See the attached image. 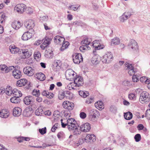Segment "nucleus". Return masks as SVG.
Listing matches in <instances>:
<instances>
[{
	"label": "nucleus",
	"mask_w": 150,
	"mask_h": 150,
	"mask_svg": "<svg viewBox=\"0 0 150 150\" xmlns=\"http://www.w3.org/2000/svg\"><path fill=\"white\" fill-rule=\"evenodd\" d=\"M139 100L142 103H147L150 101V95L147 92L143 91L140 94Z\"/></svg>",
	"instance_id": "1"
},
{
	"label": "nucleus",
	"mask_w": 150,
	"mask_h": 150,
	"mask_svg": "<svg viewBox=\"0 0 150 150\" xmlns=\"http://www.w3.org/2000/svg\"><path fill=\"white\" fill-rule=\"evenodd\" d=\"M73 61L74 63L79 64L83 61L81 54L80 53H75L72 55Z\"/></svg>",
	"instance_id": "2"
},
{
	"label": "nucleus",
	"mask_w": 150,
	"mask_h": 150,
	"mask_svg": "<svg viewBox=\"0 0 150 150\" xmlns=\"http://www.w3.org/2000/svg\"><path fill=\"white\" fill-rule=\"evenodd\" d=\"M26 6L23 4H20L16 5L14 7L15 11L20 13H23L26 10Z\"/></svg>",
	"instance_id": "3"
},
{
	"label": "nucleus",
	"mask_w": 150,
	"mask_h": 150,
	"mask_svg": "<svg viewBox=\"0 0 150 150\" xmlns=\"http://www.w3.org/2000/svg\"><path fill=\"white\" fill-rule=\"evenodd\" d=\"M98 112L96 110H92L89 112V118L90 120L93 122H95L97 120V117Z\"/></svg>",
	"instance_id": "4"
},
{
	"label": "nucleus",
	"mask_w": 150,
	"mask_h": 150,
	"mask_svg": "<svg viewBox=\"0 0 150 150\" xmlns=\"http://www.w3.org/2000/svg\"><path fill=\"white\" fill-rule=\"evenodd\" d=\"M67 128L69 131L75 128L76 122L75 119L73 118H69L67 121Z\"/></svg>",
	"instance_id": "5"
},
{
	"label": "nucleus",
	"mask_w": 150,
	"mask_h": 150,
	"mask_svg": "<svg viewBox=\"0 0 150 150\" xmlns=\"http://www.w3.org/2000/svg\"><path fill=\"white\" fill-rule=\"evenodd\" d=\"M63 106L65 109L71 110L73 109L74 105L72 102L66 101L63 102Z\"/></svg>",
	"instance_id": "6"
},
{
	"label": "nucleus",
	"mask_w": 150,
	"mask_h": 150,
	"mask_svg": "<svg viewBox=\"0 0 150 150\" xmlns=\"http://www.w3.org/2000/svg\"><path fill=\"white\" fill-rule=\"evenodd\" d=\"M24 74L29 76H32L34 73V70L31 67L27 66L25 67L23 69Z\"/></svg>",
	"instance_id": "7"
},
{
	"label": "nucleus",
	"mask_w": 150,
	"mask_h": 150,
	"mask_svg": "<svg viewBox=\"0 0 150 150\" xmlns=\"http://www.w3.org/2000/svg\"><path fill=\"white\" fill-rule=\"evenodd\" d=\"M129 48H131L133 50L137 52L138 50V46L137 42L134 40H131L128 44Z\"/></svg>",
	"instance_id": "8"
},
{
	"label": "nucleus",
	"mask_w": 150,
	"mask_h": 150,
	"mask_svg": "<svg viewBox=\"0 0 150 150\" xmlns=\"http://www.w3.org/2000/svg\"><path fill=\"white\" fill-rule=\"evenodd\" d=\"M91 128L90 124L87 122L82 124L80 126V130L82 132H86L89 131Z\"/></svg>",
	"instance_id": "9"
},
{
	"label": "nucleus",
	"mask_w": 150,
	"mask_h": 150,
	"mask_svg": "<svg viewBox=\"0 0 150 150\" xmlns=\"http://www.w3.org/2000/svg\"><path fill=\"white\" fill-rule=\"evenodd\" d=\"M75 72L72 70L69 69L67 70L65 72V75L67 79H74Z\"/></svg>",
	"instance_id": "10"
},
{
	"label": "nucleus",
	"mask_w": 150,
	"mask_h": 150,
	"mask_svg": "<svg viewBox=\"0 0 150 150\" xmlns=\"http://www.w3.org/2000/svg\"><path fill=\"white\" fill-rule=\"evenodd\" d=\"M74 82L75 84V86L79 87L82 86L83 83V78L81 76H78L76 78L74 77Z\"/></svg>",
	"instance_id": "11"
},
{
	"label": "nucleus",
	"mask_w": 150,
	"mask_h": 150,
	"mask_svg": "<svg viewBox=\"0 0 150 150\" xmlns=\"http://www.w3.org/2000/svg\"><path fill=\"white\" fill-rule=\"evenodd\" d=\"M113 57L111 52H107L104 55V59L105 63H109L112 59Z\"/></svg>",
	"instance_id": "12"
},
{
	"label": "nucleus",
	"mask_w": 150,
	"mask_h": 150,
	"mask_svg": "<svg viewBox=\"0 0 150 150\" xmlns=\"http://www.w3.org/2000/svg\"><path fill=\"white\" fill-rule=\"evenodd\" d=\"M24 25L26 28L29 30H32L35 25L34 21L31 19L27 21L25 23Z\"/></svg>",
	"instance_id": "13"
},
{
	"label": "nucleus",
	"mask_w": 150,
	"mask_h": 150,
	"mask_svg": "<svg viewBox=\"0 0 150 150\" xmlns=\"http://www.w3.org/2000/svg\"><path fill=\"white\" fill-rule=\"evenodd\" d=\"M132 15L131 12H125L120 17V20L121 22H123L129 18Z\"/></svg>",
	"instance_id": "14"
},
{
	"label": "nucleus",
	"mask_w": 150,
	"mask_h": 150,
	"mask_svg": "<svg viewBox=\"0 0 150 150\" xmlns=\"http://www.w3.org/2000/svg\"><path fill=\"white\" fill-rule=\"evenodd\" d=\"M65 39L59 35L56 36L54 38V42L57 44L62 45L64 42Z\"/></svg>",
	"instance_id": "15"
},
{
	"label": "nucleus",
	"mask_w": 150,
	"mask_h": 150,
	"mask_svg": "<svg viewBox=\"0 0 150 150\" xmlns=\"http://www.w3.org/2000/svg\"><path fill=\"white\" fill-rule=\"evenodd\" d=\"M125 66L129 70L128 71V74L132 76L134 74L135 72L134 70V67L131 64H130L127 62H126L125 64Z\"/></svg>",
	"instance_id": "16"
},
{
	"label": "nucleus",
	"mask_w": 150,
	"mask_h": 150,
	"mask_svg": "<svg viewBox=\"0 0 150 150\" xmlns=\"http://www.w3.org/2000/svg\"><path fill=\"white\" fill-rule=\"evenodd\" d=\"M12 75L14 78L16 79H20L22 74L21 71L18 69H14L12 71Z\"/></svg>",
	"instance_id": "17"
},
{
	"label": "nucleus",
	"mask_w": 150,
	"mask_h": 150,
	"mask_svg": "<svg viewBox=\"0 0 150 150\" xmlns=\"http://www.w3.org/2000/svg\"><path fill=\"white\" fill-rule=\"evenodd\" d=\"M32 35V33L28 31L25 32L22 36V39L24 40H28L31 38Z\"/></svg>",
	"instance_id": "18"
},
{
	"label": "nucleus",
	"mask_w": 150,
	"mask_h": 150,
	"mask_svg": "<svg viewBox=\"0 0 150 150\" xmlns=\"http://www.w3.org/2000/svg\"><path fill=\"white\" fill-rule=\"evenodd\" d=\"M22 112V109L19 107H15L13 111V115L15 116H20Z\"/></svg>",
	"instance_id": "19"
},
{
	"label": "nucleus",
	"mask_w": 150,
	"mask_h": 150,
	"mask_svg": "<svg viewBox=\"0 0 150 150\" xmlns=\"http://www.w3.org/2000/svg\"><path fill=\"white\" fill-rule=\"evenodd\" d=\"M9 49L10 52L12 53L15 54L17 53L20 50V49L14 45H11L9 47Z\"/></svg>",
	"instance_id": "20"
},
{
	"label": "nucleus",
	"mask_w": 150,
	"mask_h": 150,
	"mask_svg": "<svg viewBox=\"0 0 150 150\" xmlns=\"http://www.w3.org/2000/svg\"><path fill=\"white\" fill-rule=\"evenodd\" d=\"M22 24L19 21H15L13 22L12 26L14 29L18 30L22 25Z\"/></svg>",
	"instance_id": "21"
},
{
	"label": "nucleus",
	"mask_w": 150,
	"mask_h": 150,
	"mask_svg": "<svg viewBox=\"0 0 150 150\" xmlns=\"http://www.w3.org/2000/svg\"><path fill=\"white\" fill-rule=\"evenodd\" d=\"M9 115L8 112L5 109H3L0 111V117L2 118H6L8 117Z\"/></svg>",
	"instance_id": "22"
},
{
	"label": "nucleus",
	"mask_w": 150,
	"mask_h": 150,
	"mask_svg": "<svg viewBox=\"0 0 150 150\" xmlns=\"http://www.w3.org/2000/svg\"><path fill=\"white\" fill-rule=\"evenodd\" d=\"M99 56L97 54L95 55L92 58L91 62L93 64H97L100 61Z\"/></svg>",
	"instance_id": "23"
},
{
	"label": "nucleus",
	"mask_w": 150,
	"mask_h": 150,
	"mask_svg": "<svg viewBox=\"0 0 150 150\" xmlns=\"http://www.w3.org/2000/svg\"><path fill=\"white\" fill-rule=\"evenodd\" d=\"M99 41L95 40L93 41L92 46L95 47L96 50H98L103 48L102 45H99Z\"/></svg>",
	"instance_id": "24"
},
{
	"label": "nucleus",
	"mask_w": 150,
	"mask_h": 150,
	"mask_svg": "<svg viewBox=\"0 0 150 150\" xmlns=\"http://www.w3.org/2000/svg\"><path fill=\"white\" fill-rule=\"evenodd\" d=\"M33 97L31 96H28L24 98L23 102L25 104L28 105L32 102Z\"/></svg>",
	"instance_id": "25"
},
{
	"label": "nucleus",
	"mask_w": 150,
	"mask_h": 150,
	"mask_svg": "<svg viewBox=\"0 0 150 150\" xmlns=\"http://www.w3.org/2000/svg\"><path fill=\"white\" fill-rule=\"evenodd\" d=\"M27 80L25 79H21L17 81L16 85L19 87L24 86L26 84Z\"/></svg>",
	"instance_id": "26"
},
{
	"label": "nucleus",
	"mask_w": 150,
	"mask_h": 150,
	"mask_svg": "<svg viewBox=\"0 0 150 150\" xmlns=\"http://www.w3.org/2000/svg\"><path fill=\"white\" fill-rule=\"evenodd\" d=\"M95 107L98 110H103V103L102 101H99L96 103L95 104Z\"/></svg>",
	"instance_id": "27"
},
{
	"label": "nucleus",
	"mask_w": 150,
	"mask_h": 150,
	"mask_svg": "<svg viewBox=\"0 0 150 150\" xmlns=\"http://www.w3.org/2000/svg\"><path fill=\"white\" fill-rule=\"evenodd\" d=\"M91 40L90 39L86 38L81 41V44H84L87 48H88L89 47L88 46L90 44Z\"/></svg>",
	"instance_id": "28"
},
{
	"label": "nucleus",
	"mask_w": 150,
	"mask_h": 150,
	"mask_svg": "<svg viewBox=\"0 0 150 150\" xmlns=\"http://www.w3.org/2000/svg\"><path fill=\"white\" fill-rule=\"evenodd\" d=\"M36 77L41 81H43L45 79V75L41 72L37 74L36 75Z\"/></svg>",
	"instance_id": "29"
},
{
	"label": "nucleus",
	"mask_w": 150,
	"mask_h": 150,
	"mask_svg": "<svg viewBox=\"0 0 150 150\" xmlns=\"http://www.w3.org/2000/svg\"><path fill=\"white\" fill-rule=\"evenodd\" d=\"M120 39L117 37L115 38L112 39L111 40V45L112 46L113 45H118L120 43Z\"/></svg>",
	"instance_id": "30"
},
{
	"label": "nucleus",
	"mask_w": 150,
	"mask_h": 150,
	"mask_svg": "<svg viewBox=\"0 0 150 150\" xmlns=\"http://www.w3.org/2000/svg\"><path fill=\"white\" fill-rule=\"evenodd\" d=\"M21 51L22 53L25 56L26 58H28L32 55V53L29 52L27 49L22 50Z\"/></svg>",
	"instance_id": "31"
},
{
	"label": "nucleus",
	"mask_w": 150,
	"mask_h": 150,
	"mask_svg": "<svg viewBox=\"0 0 150 150\" xmlns=\"http://www.w3.org/2000/svg\"><path fill=\"white\" fill-rule=\"evenodd\" d=\"M124 118L126 120H130L132 117V114L130 112H124Z\"/></svg>",
	"instance_id": "32"
},
{
	"label": "nucleus",
	"mask_w": 150,
	"mask_h": 150,
	"mask_svg": "<svg viewBox=\"0 0 150 150\" xmlns=\"http://www.w3.org/2000/svg\"><path fill=\"white\" fill-rule=\"evenodd\" d=\"M32 108H26L23 111L24 115L25 116L28 117L30 116L31 113Z\"/></svg>",
	"instance_id": "33"
},
{
	"label": "nucleus",
	"mask_w": 150,
	"mask_h": 150,
	"mask_svg": "<svg viewBox=\"0 0 150 150\" xmlns=\"http://www.w3.org/2000/svg\"><path fill=\"white\" fill-rule=\"evenodd\" d=\"M11 102L14 103H18L20 102V97L14 96L11 98L10 99Z\"/></svg>",
	"instance_id": "34"
},
{
	"label": "nucleus",
	"mask_w": 150,
	"mask_h": 150,
	"mask_svg": "<svg viewBox=\"0 0 150 150\" xmlns=\"http://www.w3.org/2000/svg\"><path fill=\"white\" fill-rule=\"evenodd\" d=\"M14 95H15V97H21L22 96V94L20 91L16 89H14L13 90V93Z\"/></svg>",
	"instance_id": "35"
},
{
	"label": "nucleus",
	"mask_w": 150,
	"mask_h": 150,
	"mask_svg": "<svg viewBox=\"0 0 150 150\" xmlns=\"http://www.w3.org/2000/svg\"><path fill=\"white\" fill-rule=\"evenodd\" d=\"M43 40H44L43 42L46 45L48 46L50 44L52 39L46 36L43 39Z\"/></svg>",
	"instance_id": "36"
},
{
	"label": "nucleus",
	"mask_w": 150,
	"mask_h": 150,
	"mask_svg": "<svg viewBox=\"0 0 150 150\" xmlns=\"http://www.w3.org/2000/svg\"><path fill=\"white\" fill-rule=\"evenodd\" d=\"M13 90L12 87L9 86L6 88L5 92L6 94L9 96L12 93Z\"/></svg>",
	"instance_id": "37"
},
{
	"label": "nucleus",
	"mask_w": 150,
	"mask_h": 150,
	"mask_svg": "<svg viewBox=\"0 0 150 150\" xmlns=\"http://www.w3.org/2000/svg\"><path fill=\"white\" fill-rule=\"evenodd\" d=\"M79 94L81 96L84 98L86 97L89 95L88 92L86 91H80L79 92Z\"/></svg>",
	"instance_id": "38"
},
{
	"label": "nucleus",
	"mask_w": 150,
	"mask_h": 150,
	"mask_svg": "<svg viewBox=\"0 0 150 150\" xmlns=\"http://www.w3.org/2000/svg\"><path fill=\"white\" fill-rule=\"evenodd\" d=\"M89 140L91 141V142H94L96 140V137L95 135L93 134H87Z\"/></svg>",
	"instance_id": "39"
},
{
	"label": "nucleus",
	"mask_w": 150,
	"mask_h": 150,
	"mask_svg": "<svg viewBox=\"0 0 150 150\" xmlns=\"http://www.w3.org/2000/svg\"><path fill=\"white\" fill-rule=\"evenodd\" d=\"M72 130H73V133L74 135H79L81 133L79 128H77L76 126L75 127V128L72 129Z\"/></svg>",
	"instance_id": "40"
},
{
	"label": "nucleus",
	"mask_w": 150,
	"mask_h": 150,
	"mask_svg": "<svg viewBox=\"0 0 150 150\" xmlns=\"http://www.w3.org/2000/svg\"><path fill=\"white\" fill-rule=\"evenodd\" d=\"M64 93L65 96L70 98H72V94L69 91H63Z\"/></svg>",
	"instance_id": "41"
},
{
	"label": "nucleus",
	"mask_w": 150,
	"mask_h": 150,
	"mask_svg": "<svg viewBox=\"0 0 150 150\" xmlns=\"http://www.w3.org/2000/svg\"><path fill=\"white\" fill-rule=\"evenodd\" d=\"M110 110L111 112L114 114H116L117 112V108L114 105H112L110 106Z\"/></svg>",
	"instance_id": "42"
},
{
	"label": "nucleus",
	"mask_w": 150,
	"mask_h": 150,
	"mask_svg": "<svg viewBox=\"0 0 150 150\" xmlns=\"http://www.w3.org/2000/svg\"><path fill=\"white\" fill-rule=\"evenodd\" d=\"M42 109L41 108H38L35 112V114L37 116L41 115L42 114Z\"/></svg>",
	"instance_id": "43"
},
{
	"label": "nucleus",
	"mask_w": 150,
	"mask_h": 150,
	"mask_svg": "<svg viewBox=\"0 0 150 150\" xmlns=\"http://www.w3.org/2000/svg\"><path fill=\"white\" fill-rule=\"evenodd\" d=\"M34 56L35 59L37 60L41 57V54L40 52L37 51L35 52Z\"/></svg>",
	"instance_id": "44"
},
{
	"label": "nucleus",
	"mask_w": 150,
	"mask_h": 150,
	"mask_svg": "<svg viewBox=\"0 0 150 150\" xmlns=\"http://www.w3.org/2000/svg\"><path fill=\"white\" fill-rule=\"evenodd\" d=\"M32 94L33 96L36 97L39 96L40 94L39 90H34L32 92Z\"/></svg>",
	"instance_id": "45"
},
{
	"label": "nucleus",
	"mask_w": 150,
	"mask_h": 150,
	"mask_svg": "<svg viewBox=\"0 0 150 150\" xmlns=\"http://www.w3.org/2000/svg\"><path fill=\"white\" fill-rule=\"evenodd\" d=\"M65 96L64 93L63 91H61L59 92L58 95V98L60 100L62 99Z\"/></svg>",
	"instance_id": "46"
},
{
	"label": "nucleus",
	"mask_w": 150,
	"mask_h": 150,
	"mask_svg": "<svg viewBox=\"0 0 150 150\" xmlns=\"http://www.w3.org/2000/svg\"><path fill=\"white\" fill-rule=\"evenodd\" d=\"M15 67L14 66H12L9 67H7V68L6 69V73H8L9 72H10L11 71H12L14 70V69Z\"/></svg>",
	"instance_id": "47"
},
{
	"label": "nucleus",
	"mask_w": 150,
	"mask_h": 150,
	"mask_svg": "<svg viewBox=\"0 0 150 150\" xmlns=\"http://www.w3.org/2000/svg\"><path fill=\"white\" fill-rule=\"evenodd\" d=\"M134 138L136 142H139L141 139V136L140 134H137L135 135Z\"/></svg>",
	"instance_id": "48"
},
{
	"label": "nucleus",
	"mask_w": 150,
	"mask_h": 150,
	"mask_svg": "<svg viewBox=\"0 0 150 150\" xmlns=\"http://www.w3.org/2000/svg\"><path fill=\"white\" fill-rule=\"evenodd\" d=\"M82 140L83 143L86 142L90 144L91 143V141L89 140V139H88V137L87 135L84 139H82Z\"/></svg>",
	"instance_id": "49"
},
{
	"label": "nucleus",
	"mask_w": 150,
	"mask_h": 150,
	"mask_svg": "<svg viewBox=\"0 0 150 150\" xmlns=\"http://www.w3.org/2000/svg\"><path fill=\"white\" fill-rule=\"evenodd\" d=\"M46 127H45L44 128L42 129H39V131L40 133L42 135L44 134H45L46 132Z\"/></svg>",
	"instance_id": "50"
},
{
	"label": "nucleus",
	"mask_w": 150,
	"mask_h": 150,
	"mask_svg": "<svg viewBox=\"0 0 150 150\" xmlns=\"http://www.w3.org/2000/svg\"><path fill=\"white\" fill-rule=\"evenodd\" d=\"M145 117L147 119L150 120V109H147L146 111Z\"/></svg>",
	"instance_id": "51"
},
{
	"label": "nucleus",
	"mask_w": 150,
	"mask_h": 150,
	"mask_svg": "<svg viewBox=\"0 0 150 150\" xmlns=\"http://www.w3.org/2000/svg\"><path fill=\"white\" fill-rule=\"evenodd\" d=\"M7 66L5 65H0V69L3 71V72L6 73V69Z\"/></svg>",
	"instance_id": "52"
},
{
	"label": "nucleus",
	"mask_w": 150,
	"mask_h": 150,
	"mask_svg": "<svg viewBox=\"0 0 150 150\" xmlns=\"http://www.w3.org/2000/svg\"><path fill=\"white\" fill-rule=\"evenodd\" d=\"M94 98L92 97H91L89 98H88L86 100V103L87 104H90L93 102V101Z\"/></svg>",
	"instance_id": "53"
},
{
	"label": "nucleus",
	"mask_w": 150,
	"mask_h": 150,
	"mask_svg": "<svg viewBox=\"0 0 150 150\" xmlns=\"http://www.w3.org/2000/svg\"><path fill=\"white\" fill-rule=\"evenodd\" d=\"M128 98L130 100L134 99L135 98V95L134 93H131L128 95Z\"/></svg>",
	"instance_id": "54"
},
{
	"label": "nucleus",
	"mask_w": 150,
	"mask_h": 150,
	"mask_svg": "<svg viewBox=\"0 0 150 150\" xmlns=\"http://www.w3.org/2000/svg\"><path fill=\"white\" fill-rule=\"evenodd\" d=\"M40 20L42 22H46L47 21L48 19V16H44L43 17H40Z\"/></svg>",
	"instance_id": "55"
},
{
	"label": "nucleus",
	"mask_w": 150,
	"mask_h": 150,
	"mask_svg": "<svg viewBox=\"0 0 150 150\" xmlns=\"http://www.w3.org/2000/svg\"><path fill=\"white\" fill-rule=\"evenodd\" d=\"M122 84L125 86H129L131 85L129 81H124L122 83Z\"/></svg>",
	"instance_id": "56"
},
{
	"label": "nucleus",
	"mask_w": 150,
	"mask_h": 150,
	"mask_svg": "<svg viewBox=\"0 0 150 150\" xmlns=\"http://www.w3.org/2000/svg\"><path fill=\"white\" fill-rule=\"evenodd\" d=\"M58 124H55L54 125L51 129L52 131L53 132H54L56 129L58 128Z\"/></svg>",
	"instance_id": "57"
},
{
	"label": "nucleus",
	"mask_w": 150,
	"mask_h": 150,
	"mask_svg": "<svg viewBox=\"0 0 150 150\" xmlns=\"http://www.w3.org/2000/svg\"><path fill=\"white\" fill-rule=\"evenodd\" d=\"M26 13L28 14H31L33 12V10L30 7H28L27 8Z\"/></svg>",
	"instance_id": "58"
},
{
	"label": "nucleus",
	"mask_w": 150,
	"mask_h": 150,
	"mask_svg": "<svg viewBox=\"0 0 150 150\" xmlns=\"http://www.w3.org/2000/svg\"><path fill=\"white\" fill-rule=\"evenodd\" d=\"M6 16L5 14L3 13H0V18H1V19H2V20L1 21V23H2L4 21V20L5 19Z\"/></svg>",
	"instance_id": "59"
},
{
	"label": "nucleus",
	"mask_w": 150,
	"mask_h": 150,
	"mask_svg": "<svg viewBox=\"0 0 150 150\" xmlns=\"http://www.w3.org/2000/svg\"><path fill=\"white\" fill-rule=\"evenodd\" d=\"M80 116L81 118L84 119L86 117V113L84 112H81L80 114Z\"/></svg>",
	"instance_id": "60"
},
{
	"label": "nucleus",
	"mask_w": 150,
	"mask_h": 150,
	"mask_svg": "<svg viewBox=\"0 0 150 150\" xmlns=\"http://www.w3.org/2000/svg\"><path fill=\"white\" fill-rule=\"evenodd\" d=\"M139 130H141L143 129L144 127L142 124H139L137 127Z\"/></svg>",
	"instance_id": "61"
},
{
	"label": "nucleus",
	"mask_w": 150,
	"mask_h": 150,
	"mask_svg": "<svg viewBox=\"0 0 150 150\" xmlns=\"http://www.w3.org/2000/svg\"><path fill=\"white\" fill-rule=\"evenodd\" d=\"M63 120L62 119L61 120V125L62 127L65 128L66 126H67V122L66 123L65 122H63Z\"/></svg>",
	"instance_id": "62"
},
{
	"label": "nucleus",
	"mask_w": 150,
	"mask_h": 150,
	"mask_svg": "<svg viewBox=\"0 0 150 150\" xmlns=\"http://www.w3.org/2000/svg\"><path fill=\"white\" fill-rule=\"evenodd\" d=\"M17 141L19 143H21L23 142L24 140L23 137H18L17 138Z\"/></svg>",
	"instance_id": "63"
},
{
	"label": "nucleus",
	"mask_w": 150,
	"mask_h": 150,
	"mask_svg": "<svg viewBox=\"0 0 150 150\" xmlns=\"http://www.w3.org/2000/svg\"><path fill=\"white\" fill-rule=\"evenodd\" d=\"M132 79L133 81L134 82H137L139 81V79H138L136 76H133L132 77Z\"/></svg>",
	"instance_id": "64"
}]
</instances>
